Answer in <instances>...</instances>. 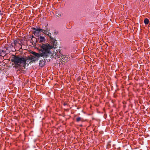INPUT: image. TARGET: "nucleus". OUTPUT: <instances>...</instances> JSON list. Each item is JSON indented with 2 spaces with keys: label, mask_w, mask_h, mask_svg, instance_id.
I'll use <instances>...</instances> for the list:
<instances>
[{
  "label": "nucleus",
  "mask_w": 150,
  "mask_h": 150,
  "mask_svg": "<svg viewBox=\"0 0 150 150\" xmlns=\"http://www.w3.org/2000/svg\"><path fill=\"white\" fill-rule=\"evenodd\" d=\"M1 54V56L2 57L5 56L6 54V51H5L3 50H0Z\"/></svg>",
  "instance_id": "nucleus-10"
},
{
  "label": "nucleus",
  "mask_w": 150,
  "mask_h": 150,
  "mask_svg": "<svg viewBox=\"0 0 150 150\" xmlns=\"http://www.w3.org/2000/svg\"><path fill=\"white\" fill-rule=\"evenodd\" d=\"M30 42L32 43L33 44V43H34V41L33 40V39H31V40L30 41Z\"/></svg>",
  "instance_id": "nucleus-14"
},
{
  "label": "nucleus",
  "mask_w": 150,
  "mask_h": 150,
  "mask_svg": "<svg viewBox=\"0 0 150 150\" xmlns=\"http://www.w3.org/2000/svg\"><path fill=\"white\" fill-rule=\"evenodd\" d=\"M144 23L146 25H147L149 23V20L147 18H146L144 19Z\"/></svg>",
  "instance_id": "nucleus-12"
},
{
  "label": "nucleus",
  "mask_w": 150,
  "mask_h": 150,
  "mask_svg": "<svg viewBox=\"0 0 150 150\" xmlns=\"http://www.w3.org/2000/svg\"><path fill=\"white\" fill-rule=\"evenodd\" d=\"M67 105V103H64V106L66 105Z\"/></svg>",
  "instance_id": "nucleus-17"
},
{
  "label": "nucleus",
  "mask_w": 150,
  "mask_h": 150,
  "mask_svg": "<svg viewBox=\"0 0 150 150\" xmlns=\"http://www.w3.org/2000/svg\"><path fill=\"white\" fill-rule=\"evenodd\" d=\"M3 13H1V11L0 10V15L2 16L3 15Z\"/></svg>",
  "instance_id": "nucleus-15"
},
{
  "label": "nucleus",
  "mask_w": 150,
  "mask_h": 150,
  "mask_svg": "<svg viewBox=\"0 0 150 150\" xmlns=\"http://www.w3.org/2000/svg\"><path fill=\"white\" fill-rule=\"evenodd\" d=\"M11 62H13L15 66L19 67L21 66V64H25L27 60V59L23 57L13 54L11 56Z\"/></svg>",
  "instance_id": "nucleus-2"
},
{
  "label": "nucleus",
  "mask_w": 150,
  "mask_h": 150,
  "mask_svg": "<svg viewBox=\"0 0 150 150\" xmlns=\"http://www.w3.org/2000/svg\"><path fill=\"white\" fill-rule=\"evenodd\" d=\"M80 126L82 127V125H80Z\"/></svg>",
  "instance_id": "nucleus-18"
},
{
  "label": "nucleus",
  "mask_w": 150,
  "mask_h": 150,
  "mask_svg": "<svg viewBox=\"0 0 150 150\" xmlns=\"http://www.w3.org/2000/svg\"><path fill=\"white\" fill-rule=\"evenodd\" d=\"M45 59V58H44L43 59L41 60L40 61L39 65L40 67H43L44 66L46 62V60Z\"/></svg>",
  "instance_id": "nucleus-7"
},
{
  "label": "nucleus",
  "mask_w": 150,
  "mask_h": 150,
  "mask_svg": "<svg viewBox=\"0 0 150 150\" xmlns=\"http://www.w3.org/2000/svg\"><path fill=\"white\" fill-rule=\"evenodd\" d=\"M31 28L33 30L38 31L40 33L41 32H42L45 35L47 34V33L49 31L47 26H42L41 28Z\"/></svg>",
  "instance_id": "nucleus-3"
},
{
  "label": "nucleus",
  "mask_w": 150,
  "mask_h": 150,
  "mask_svg": "<svg viewBox=\"0 0 150 150\" xmlns=\"http://www.w3.org/2000/svg\"><path fill=\"white\" fill-rule=\"evenodd\" d=\"M52 46L49 45L43 44L42 46V48L39 51V53H37L32 51L31 53L38 59L40 57H43V58L47 59L49 56V54H50V50L52 48Z\"/></svg>",
  "instance_id": "nucleus-1"
},
{
  "label": "nucleus",
  "mask_w": 150,
  "mask_h": 150,
  "mask_svg": "<svg viewBox=\"0 0 150 150\" xmlns=\"http://www.w3.org/2000/svg\"><path fill=\"white\" fill-rule=\"evenodd\" d=\"M30 38H31V39L34 38L35 41L34 43L35 44V42H37V39L35 37H34L33 35H32V36H30Z\"/></svg>",
  "instance_id": "nucleus-13"
},
{
  "label": "nucleus",
  "mask_w": 150,
  "mask_h": 150,
  "mask_svg": "<svg viewBox=\"0 0 150 150\" xmlns=\"http://www.w3.org/2000/svg\"><path fill=\"white\" fill-rule=\"evenodd\" d=\"M76 121L77 122H79L80 121H81L82 122H83L84 121V120L81 118L80 117H78L76 118Z\"/></svg>",
  "instance_id": "nucleus-11"
},
{
  "label": "nucleus",
  "mask_w": 150,
  "mask_h": 150,
  "mask_svg": "<svg viewBox=\"0 0 150 150\" xmlns=\"http://www.w3.org/2000/svg\"><path fill=\"white\" fill-rule=\"evenodd\" d=\"M14 43L16 45V40H15L14 41Z\"/></svg>",
  "instance_id": "nucleus-16"
},
{
  "label": "nucleus",
  "mask_w": 150,
  "mask_h": 150,
  "mask_svg": "<svg viewBox=\"0 0 150 150\" xmlns=\"http://www.w3.org/2000/svg\"><path fill=\"white\" fill-rule=\"evenodd\" d=\"M39 39L40 40L39 42V43L43 42L45 41V38L41 36H40Z\"/></svg>",
  "instance_id": "nucleus-8"
},
{
  "label": "nucleus",
  "mask_w": 150,
  "mask_h": 150,
  "mask_svg": "<svg viewBox=\"0 0 150 150\" xmlns=\"http://www.w3.org/2000/svg\"><path fill=\"white\" fill-rule=\"evenodd\" d=\"M55 54L56 57H57L62 58L63 59L64 56L62 55V51L60 49L58 50H57V52H55Z\"/></svg>",
  "instance_id": "nucleus-4"
},
{
  "label": "nucleus",
  "mask_w": 150,
  "mask_h": 150,
  "mask_svg": "<svg viewBox=\"0 0 150 150\" xmlns=\"http://www.w3.org/2000/svg\"><path fill=\"white\" fill-rule=\"evenodd\" d=\"M30 60V62H35L37 60H38V59L35 57L34 56V55H31L28 57V59L27 60Z\"/></svg>",
  "instance_id": "nucleus-5"
},
{
  "label": "nucleus",
  "mask_w": 150,
  "mask_h": 150,
  "mask_svg": "<svg viewBox=\"0 0 150 150\" xmlns=\"http://www.w3.org/2000/svg\"><path fill=\"white\" fill-rule=\"evenodd\" d=\"M47 35L50 38L51 40L53 42L54 45H56L55 43L57 42L56 40L54 38L52 37L51 36V34L50 33L48 32V33H47Z\"/></svg>",
  "instance_id": "nucleus-6"
},
{
  "label": "nucleus",
  "mask_w": 150,
  "mask_h": 150,
  "mask_svg": "<svg viewBox=\"0 0 150 150\" xmlns=\"http://www.w3.org/2000/svg\"><path fill=\"white\" fill-rule=\"evenodd\" d=\"M40 32H39L36 31V30H35V31H33V33L34 34V35L35 36H37L38 37L39 36V35H40Z\"/></svg>",
  "instance_id": "nucleus-9"
}]
</instances>
